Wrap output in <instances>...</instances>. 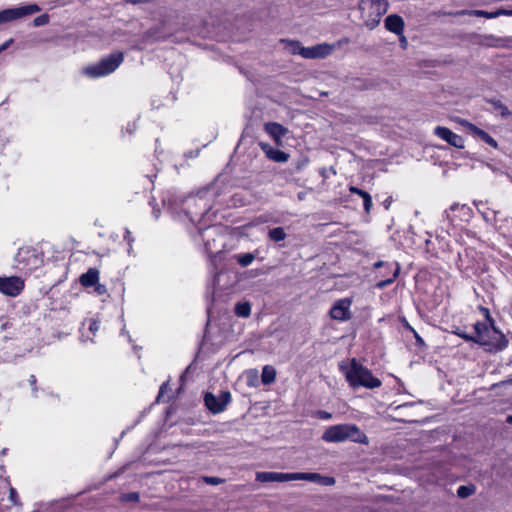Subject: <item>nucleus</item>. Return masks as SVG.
Wrapping results in <instances>:
<instances>
[{
    "instance_id": "obj_1",
    "label": "nucleus",
    "mask_w": 512,
    "mask_h": 512,
    "mask_svg": "<svg viewBox=\"0 0 512 512\" xmlns=\"http://www.w3.org/2000/svg\"><path fill=\"white\" fill-rule=\"evenodd\" d=\"M321 438L326 443H340L345 441L359 444L369 443L368 437L357 425L347 423L328 427Z\"/></svg>"
},
{
    "instance_id": "obj_2",
    "label": "nucleus",
    "mask_w": 512,
    "mask_h": 512,
    "mask_svg": "<svg viewBox=\"0 0 512 512\" xmlns=\"http://www.w3.org/2000/svg\"><path fill=\"white\" fill-rule=\"evenodd\" d=\"M474 329L476 343L487 347L489 351H500L507 347L508 340L505 335L496 329L493 324L478 321L474 324Z\"/></svg>"
},
{
    "instance_id": "obj_3",
    "label": "nucleus",
    "mask_w": 512,
    "mask_h": 512,
    "mask_svg": "<svg viewBox=\"0 0 512 512\" xmlns=\"http://www.w3.org/2000/svg\"><path fill=\"white\" fill-rule=\"evenodd\" d=\"M345 377L352 388L364 387L374 389L382 384L379 378L374 377L372 372L358 363L356 359L351 360L350 366L345 371Z\"/></svg>"
},
{
    "instance_id": "obj_4",
    "label": "nucleus",
    "mask_w": 512,
    "mask_h": 512,
    "mask_svg": "<svg viewBox=\"0 0 512 512\" xmlns=\"http://www.w3.org/2000/svg\"><path fill=\"white\" fill-rule=\"evenodd\" d=\"M206 193H199L197 195H189L181 200L179 209L192 223H198L201 218L208 213L212 205L205 197Z\"/></svg>"
},
{
    "instance_id": "obj_5",
    "label": "nucleus",
    "mask_w": 512,
    "mask_h": 512,
    "mask_svg": "<svg viewBox=\"0 0 512 512\" xmlns=\"http://www.w3.org/2000/svg\"><path fill=\"white\" fill-rule=\"evenodd\" d=\"M388 8V0H360L358 3L361 19L370 30L379 25L381 17L388 11Z\"/></svg>"
},
{
    "instance_id": "obj_6",
    "label": "nucleus",
    "mask_w": 512,
    "mask_h": 512,
    "mask_svg": "<svg viewBox=\"0 0 512 512\" xmlns=\"http://www.w3.org/2000/svg\"><path fill=\"white\" fill-rule=\"evenodd\" d=\"M124 61L122 52H114L102 58L98 63L87 66L83 73L90 78H100L113 73Z\"/></svg>"
},
{
    "instance_id": "obj_7",
    "label": "nucleus",
    "mask_w": 512,
    "mask_h": 512,
    "mask_svg": "<svg viewBox=\"0 0 512 512\" xmlns=\"http://www.w3.org/2000/svg\"><path fill=\"white\" fill-rule=\"evenodd\" d=\"M291 53L299 54L305 59H323L335 50L334 44L320 43L312 47L301 46L298 41H287Z\"/></svg>"
},
{
    "instance_id": "obj_8",
    "label": "nucleus",
    "mask_w": 512,
    "mask_h": 512,
    "mask_svg": "<svg viewBox=\"0 0 512 512\" xmlns=\"http://www.w3.org/2000/svg\"><path fill=\"white\" fill-rule=\"evenodd\" d=\"M19 269L31 272L42 265L43 259L37 249L31 246L19 248L15 255Z\"/></svg>"
},
{
    "instance_id": "obj_9",
    "label": "nucleus",
    "mask_w": 512,
    "mask_h": 512,
    "mask_svg": "<svg viewBox=\"0 0 512 512\" xmlns=\"http://www.w3.org/2000/svg\"><path fill=\"white\" fill-rule=\"evenodd\" d=\"M40 10V6L35 3L4 9L0 11V25L33 15Z\"/></svg>"
},
{
    "instance_id": "obj_10",
    "label": "nucleus",
    "mask_w": 512,
    "mask_h": 512,
    "mask_svg": "<svg viewBox=\"0 0 512 512\" xmlns=\"http://www.w3.org/2000/svg\"><path fill=\"white\" fill-rule=\"evenodd\" d=\"M219 228L216 226H211L203 231H200V235L202 237V240L204 242V246L206 251L209 253L211 257V263L214 266V269H216V261L221 258L222 251L216 246V236L221 235L218 233Z\"/></svg>"
},
{
    "instance_id": "obj_11",
    "label": "nucleus",
    "mask_w": 512,
    "mask_h": 512,
    "mask_svg": "<svg viewBox=\"0 0 512 512\" xmlns=\"http://www.w3.org/2000/svg\"><path fill=\"white\" fill-rule=\"evenodd\" d=\"M373 266L375 269H383L379 271V275L381 277H386V279L381 280L376 284L378 289H384L391 285L398 277L400 272V265L397 262L377 261L373 264Z\"/></svg>"
},
{
    "instance_id": "obj_12",
    "label": "nucleus",
    "mask_w": 512,
    "mask_h": 512,
    "mask_svg": "<svg viewBox=\"0 0 512 512\" xmlns=\"http://www.w3.org/2000/svg\"><path fill=\"white\" fill-rule=\"evenodd\" d=\"M230 400L231 394L228 391H221L218 397L208 392L204 397L205 406L214 414L224 411Z\"/></svg>"
},
{
    "instance_id": "obj_13",
    "label": "nucleus",
    "mask_w": 512,
    "mask_h": 512,
    "mask_svg": "<svg viewBox=\"0 0 512 512\" xmlns=\"http://www.w3.org/2000/svg\"><path fill=\"white\" fill-rule=\"evenodd\" d=\"M472 210L465 204L454 203L449 209L444 211V219L450 225H454L457 220H468L471 216Z\"/></svg>"
},
{
    "instance_id": "obj_14",
    "label": "nucleus",
    "mask_w": 512,
    "mask_h": 512,
    "mask_svg": "<svg viewBox=\"0 0 512 512\" xmlns=\"http://www.w3.org/2000/svg\"><path fill=\"white\" fill-rule=\"evenodd\" d=\"M24 289V281L17 276L0 277V292L15 297Z\"/></svg>"
},
{
    "instance_id": "obj_15",
    "label": "nucleus",
    "mask_w": 512,
    "mask_h": 512,
    "mask_svg": "<svg viewBox=\"0 0 512 512\" xmlns=\"http://www.w3.org/2000/svg\"><path fill=\"white\" fill-rule=\"evenodd\" d=\"M352 300L350 298H343L334 303L330 309V316L334 320L347 321L351 318L350 307Z\"/></svg>"
},
{
    "instance_id": "obj_16",
    "label": "nucleus",
    "mask_w": 512,
    "mask_h": 512,
    "mask_svg": "<svg viewBox=\"0 0 512 512\" xmlns=\"http://www.w3.org/2000/svg\"><path fill=\"white\" fill-rule=\"evenodd\" d=\"M434 134L455 148H458V149L464 148L463 137L454 133L447 127H444V126L435 127Z\"/></svg>"
},
{
    "instance_id": "obj_17",
    "label": "nucleus",
    "mask_w": 512,
    "mask_h": 512,
    "mask_svg": "<svg viewBox=\"0 0 512 512\" xmlns=\"http://www.w3.org/2000/svg\"><path fill=\"white\" fill-rule=\"evenodd\" d=\"M294 480H305L309 482L318 483L322 486H332L335 484V479L329 476H322L319 473H293Z\"/></svg>"
},
{
    "instance_id": "obj_18",
    "label": "nucleus",
    "mask_w": 512,
    "mask_h": 512,
    "mask_svg": "<svg viewBox=\"0 0 512 512\" xmlns=\"http://www.w3.org/2000/svg\"><path fill=\"white\" fill-rule=\"evenodd\" d=\"M256 481L262 483L293 481V473L257 472Z\"/></svg>"
},
{
    "instance_id": "obj_19",
    "label": "nucleus",
    "mask_w": 512,
    "mask_h": 512,
    "mask_svg": "<svg viewBox=\"0 0 512 512\" xmlns=\"http://www.w3.org/2000/svg\"><path fill=\"white\" fill-rule=\"evenodd\" d=\"M260 146L267 158L274 162L284 163L289 159V154L280 149L274 148L269 144L261 143Z\"/></svg>"
},
{
    "instance_id": "obj_20",
    "label": "nucleus",
    "mask_w": 512,
    "mask_h": 512,
    "mask_svg": "<svg viewBox=\"0 0 512 512\" xmlns=\"http://www.w3.org/2000/svg\"><path fill=\"white\" fill-rule=\"evenodd\" d=\"M385 28L396 34V35H402L404 32V20L401 16L397 14H391L385 18L384 21Z\"/></svg>"
},
{
    "instance_id": "obj_21",
    "label": "nucleus",
    "mask_w": 512,
    "mask_h": 512,
    "mask_svg": "<svg viewBox=\"0 0 512 512\" xmlns=\"http://www.w3.org/2000/svg\"><path fill=\"white\" fill-rule=\"evenodd\" d=\"M467 127L475 136L479 137L486 144L490 145L493 148L498 147L497 141L484 130L478 128L476 125L472 123H467Z\"/></svg>"
},
{
    "instance_id": "obj_22",
    "label": "nucleus",
    "mask_w": 512,
    "mask_h": 512,
    "mask_svg": "<svg viewBox=\"0 0 512 512\" xmlns=\"http://www.w3.org/2000/svg\"><path fill=\"white\" fill-rule=\"evenodd\" d=\"M99 281V271L95 268H90L88 271L81 275L80 283L82 286L89 288L93 287Z\"/></svg>"
},
{
    "instance_id": "obj_23",
    "label": "nucleus",
    "mask_w": 512,
    "mask_h": 512,
    "mask_svg": "<svg viewBox=\"0 0 512 512\" xmlns=\"http://www.w3.org/2000/svg\"><path fill=\"white\" fill-rule=\"evenodd\" d=\"M488 103L492 105L493 111L498 113L502 118H509L512 116V112L500 100L490 99L488 100Z\"/></svg>"
},
{
    "instance_id": "obj_24",
    "label": "nucleus",
    "mask_w": 512,
    "mask_h": 512,
    "mask_svg": "<svg viewBox=\"0 0 512 512\" xmlns=\"http://www.w3.org/2000/svg\"><path fill=\"white\" fill-rule=\"evenodd\" d=\"M233 258L236 260V262L241 267H248L252 264V262L255 260L256 255L255 253H242V254H235Z\"/></svg>"
},
{
    "instance_id": "obj_25",
    "label": "nucleus",
    "mask_w": 512,
    "mask_h": 512,
    "mask_svg": "<svg viewBox=\"0 0 512 512\" xmlns=\"http://www.w3.org/2000/svg\"><path fill=\"white\" fill-rule=\"evenodd\" d=\"M268 237L273 242H280L283 241L287 237V235L284 228L276 227L269 230Z\"/></svg>"
},
{
    "instance_id": "obj_26",
    "label": "nucleus",
    "mask_w": 512,
    "mask_h": 512,
    "mask_svg": "<svg viewBox=\"0 0 512 512\" xmlns=\"http://www.w3.org/2000/svg\"><path fill=\"white\" fill-rule=\"evenodd\" d=\"M266 131L274 137H282L285 135L286 130L278 123H268L266 125Z\"/></svg>"
},
{
    "instance_id": "obj_27",
    "label": "nucleus",
    "mask_w": 512,
    "mask_h": 512,
    "mask_svg": "<svg viewBox=\"0 0 512 512\" xmlns=\"http://www.w3.org/2000/svg\"><path fill=\"white\" fill-rule=\"evenodd\" d=\"M275 377L276 371L273 367L267 365L263 368L261 378L264 384H270L274 382Z\"/></svg>"
},
{
    "instance_id": "obj_28",
    "label": "nucleus",
    "mask_w": 512,
    "mask_h": 512,
    "mask_svg": "<svg viewBox=\"0 0 512 512\" xmlns=\"http://www.w3.org/2000/svg\"><path fill=\"white\" fill-rule=\"evenodd\" d=\"M470 15H474V16H477V17H485L487 19H494V18H497L499 16H502V14H504L503 11H500V9L494 11V12H487V11H484V10H472L469 12Z\"/></svg>"
},
{
    "instance_id": "obj_29",
    "label": "nucleus",
    "mask_w": 512,
    "mask_h": 512,
    "mask_svg": "<svg viewBox=\"0 0 512 512\" xmlns=\"http://www.w3.org/2000/svg\"><path fill=\"white\" fill-rule=\"evenodd\" d=\"M235 314L239 317H248L251 314V305L248 302H239L235 306Z\"/></svg>"
},
{
    "instance_id": "obj_30",
    "label": "nucleus",
    "mask_w": 512,
    "mask_h": 512,
    "mask_svg": "<svg viewBox=\"0 0 512 512\" xmlns=\"http://www.w3.org/2000/svg\"><path fill=\"white\" fill-rule=\"evenodd\" d=\"M476 491V488L474 485L470 484V485H462L460 487H458L457 489V496L459 498H467L471 495H473Z\"/></svg>"
},
{
    "instance_id": "obj_31",
    "label": "nucleus",
    "mask_w": 512,
    "mask_h": 512,
    "mask_svg": "<svg viewBox=\"0 0 512 512\" xmlns=\"http://www.w3.org/2000/svg\"><path fill=\"white\" fill-rule=\"evenodd\" d=\"M49 21H50L49 15L44 13V14H41V15L37 16L36 18H34L33 25L35 27L45 26L49 23Z\"/></svg>"
},
{
    "instance_id": "obj_32",
    "label": "nucleus",
    "mask_w": 512,
    "mask_h": 512,
    "mask_svg": "<svg viewBox=\"0 0 512 512\" xmlns=\"http://www.w3.org/2000/svg\"><path fill=\"white\" fill-rule=\"evenodd\" d=\"M308 158H301L298 159L296 162L293 163V171L294 172H300L302 169H304L308 165Z\"/></svg>"
},
{
    "instance_id": "obj_33",
    "label": "nucleus",
    "mask_w": 512,
    "mask_h": 512,
    "mask_svg": "<svg viewBox=\"0 0 512 512\" xmlns=\"http://www.w3.org/2000/svg\"><path fill=\"white\" fill-rule=\"evenodd\" d=\"M9 500L15 506L20 504L17 491L14 487L11 486L9 487Z\"/></svg>"
},
{
    "instance_id": "obj_34",
    "label": "nucleus",
    "mask_w": 512,
    "mask_h": 512,
    "mask_svg": "<svg viewBox=\"0 0 512 512\" xmlns=\"http://www.w3.org/2000/svg\"><path fill=\"white\" fill-rule=\"evenodd\" d=\"M349 191L352 193V194H356V195H359L360 197L365 198L369 193L360 189V188H357L355 186H351L349 188Z\"/></svg>"
},
{
    "instance_id": "obj_35",
    "label": "nucleus",
    "mask_w": 512,
    "mask_h": 512,
    "mask_svg": "<svg viewBox=\"0 0 512 512\" xmlns=\"http://www.w3.org/2000/svg\"><path fill=\"white\" fill-rule=\"evenodd\" d=\"M363 205H364V210L367 213H369L371 210V207H372V198H371L370 194H368L365 198H363Z\"/></svg>"
},
{
    "instance_id": "obj_36",
    "label": "nucleus",
    "mask_w": 512,
    "mask_h": 512,
    "mask_svg": "<svg viewBox=\"0 0 512 512\" xmlns=\"http://www.w3.org/2000/svg\"><path fill=\"white\" fill-rule=\"evenodd\" d=\"M94 291L98 294V295H104L107 293V288L105 285L103 284H100L99 282H97V284H95L94 286Z\"/></svg>"
},
{
    "instance_id": "obj_37",
    "label": "nucleus",
    "mask_w": 512,
    "mask_h": 512,
    "mask_svg": "<svg viewBox=\"0 0 512 512\" xmlns=\"http://www.w3.org/2000/svg\"><path fill=\"white\" fill-rule=\"evenodd\" d=\"M456 335H458L459 337L463 338L464 340L466 341H473L476 343V335L475 336H471V335H468L462 331H456L455 332Z\"/></svg>"
},
{
    "instance_id": "obj_38",
    "label": "nucleus",
    "mask_w": 512,
    "mask_h": 512,
    "mask_svg": "<svg viewBox=\"0 0 512 512\" xmlns=\"http://www.w3.org/2000/svg\"><path fill=\"white\" fill-rule=\"evenodd\" d=\"M204 481L207 484H211V485H217V484H220L223 482L222 479L217 478V477H204Z\"/></svg>"
},
{
    "instance_id": "obj_39",
    "label": "nucleus",
    "mask_w": 512,
    "mask_h": 512,
    "mask_svg": "<svg viewBox=\"0 0 512 512\" xmlns=\"http://www.w3.org/2000/svg\"><path fill=\"white\" fill-rule=\"evenodd\" d=\"M99 328H100V324H99V322H98V321H96V320H91L90 325H89V330H90L93 334H95V333L99 330Z\"/></svg>"
},
{
    "instance_id": "obj_40",
    "label": "nucleus",
    "mask_w": 512,
    "mask_h": 512,
    "mask_svg": "<svg viewBox=\"0 0 512 512\" xmlns=\"http://www.w3.org/2000/svg\"><path fill=\"white\" fill-rule=\"evenodd\" d=\"M317 415L320 419H323V420H329L332 418V414L327 412V411H324V410H320L317 412Z\"/></svg>"
},
{
    "instance_id": "obj_41",
    "label": "nucleus",
    "mask_w": 512,
    "mask_h": 512,
    "mask_svg": "<svg viewBox=\"0 0 512 512\" xmlns=\"http://www.w3.org/2000/svg\"><path fill=\"white\" fill-rule=\"evenodd\" d=\"M412 333H413L414 338H415V340H416V344H417L418 346H421V347H422V346H424V345H425V342H424L423 338H422V337L417 333V331H416V330H413V332H412Z\"/></svg>"
},
{
    "instance_id": "obj_42",
    "label": "nucleus",
    "mask_w": 512,
    "mask_h": 512,
    "mask_svg": "<svg viewBox=\"0 0 512 512\" xmlns=\"http://www.w3.org/2000/svg\"><path fill=\"white\" fill-rule=\"evenodd\" d=\"M13 42H14V39L10 38L7 41H5L2 45H0V54L3 51H5L6 49H8L12 45Z\"/></svg>"
},
{
    "instance_id": "obj_43",
    "label": "nucleus",
    "mask_w": 512,
    "mask_h": 512,
    "mask_svg": "<svg viewBox=\"0 0 512 512\" xmlns=\"http://www.w3.org/2000/svg\"><path fill=\"white\" fill-rule=\"evenodd\" d=\"M36 382H37V380H36L35 375H30L29 383L32 387L33 393H36V391H37ZM34 396L36 397V394H34Z\"/></svg>"
},
{
    "instance_id": "obj_44",
    "label": "nucleus",
    "mask_w": 512,
    "mask_h": 512,
    "mask_svg": "<svg viewBox=\"0 0 512 512\" xmlns=\"http://www.w3.org/2000/svg\"><path fill=\"white\" fill-rule=\"evenodd\" d=\"M124 240L128 242L130 247L132 246V242L134 241V239L131 236V232L128 229L125 230Z\"/></svg>"
},
{
    "instance_id": "obj_45",
    "label": "nucleus",
    "mask_w": 512,
    "mask_h": 512,
    "mask_svg": "<svg viewBox=\"0 0 512 512\" xmlns=\"http://www.w3.org/2000/svg\"><path fill=\"white\" fill-rule=\"evenodd\" d=\"M167 387H168V383H163L161 385L159 394L157 396V401H160V399L163 397L164 391H166Z\"/></svg>"
},
{
    "instance_id": "obj_46",
    "label": "nucleus",
    "mask_w": 512,
    "mask_h": 512,
    "mask_svg": "<svg viewBox=\"0 0 512 512\" xmlns=\"http://www.w3.org/2000/svg\"><path fill=\"white\" fill-rule=\"evenodd\" d=\"M398 36H399V41H400L401 47L405 49L408 44L406 37L403 34L398 35Z\"/></svg>"
},
{
    "instance_id": "obj_47",
    "label": "nucleus",
    "mask_w": 512,
    "mask_h": 512,
    "mask_svg": "<svg viewBox=\"0 0 512 512\" xmlns=\"http://www.w3.org/2000/svg\"><path fill=\"white\" fill-rule=\"evenodd\" d=\"M128 499L132 501H137L139 499V495L137 493L128 494Z\"/></svg>"
},
{
    "instance_id": "obj_48",
    "label": "nucleus",
    "mask_w": 512,
    "mask_h": 512,
    "mask_svg": "<svg viewBox=\"0 0 512 512\" xmlns=\"http://www.w3.org/2000/svg\"><path fill=\"white\" fill-rule=\"evenodd\" d=\"M390 204H391V198H388L384 201V206L386 209H389Z\"/></svg>"
},
{
    "instance_id": "obj_49",
    "label": "nucleus",
    "mask_w": 512,
    "mask_h": 512,
    "mask_svg": "<svg viewBox=\"0 0 512 512\" xmlns=\"http://www.w3.org/2000/svg\"><path fill=\"white\" fill-rule=\"evenodd\" d=\"M500 11H503L505 16H512V10H505V9H500Z\"/></svg>"
},
{
    "instance_id": "obj_50",
    "label": "nucleus",
    "mask_w": 512,
    "mask_h": 512,
    "mask_svg": "<svg viewBox=\"0 0 512 512\" xmlns=\"http://www.w3.org/2000/svg\"><path fill=\"white\" fill-rule=\"evenodd\" d=\"M405 327H406L409 331H411V332H413V330H415L412 326H410V325H409V323H406Z\"/></svg>"
},
{
    "instance_id": "obj_51",
    "label": "nucleus",
    "mask_w": 512,
    "mask_h": 512,
    "mask_svg": "<svg viewBox=\"0 0 512 512\" xmlns=\"http://www.w3.org/2000/svg\"><path fill=\"white\" fill-rule=\"evenodd\" d=\"M483 217H484L485 221H487V222L490 221V219L486 213H483Z\"/></svg>"
},
{
    "instance_id": "obj_52",
    "label": "nucleus",
    "mask_w": 512,
    "mask_h": 512,
    "mask_svg": "<svg viewBox=\"0 0 512 512\" xmlns=\"http://www.w3.org/2000/svg\"><path fill=\"white\" fill-rule=\"evenodd\" d=\"M507 422H508L509 424H512V416H508V417H507Z\"/></svg>"
}]
</instances>
